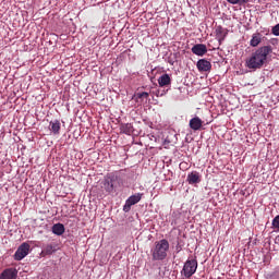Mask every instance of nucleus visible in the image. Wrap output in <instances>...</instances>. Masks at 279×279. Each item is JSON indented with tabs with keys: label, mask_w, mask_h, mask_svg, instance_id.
Returning <instances> with one entry per match:
<instances>
[{
	"label": "nucleus",
	"mask_w": 279,
	"mask_h": 279,
	"mask_svg": "<svg viewBox=\"0 0 279 279\" xmlns=\"http://www.w3.org/2000/svg\"><path fill=\"white\" fill-rule=\"evenodd\" d=\"M271 53V46H262L259 49L251 53V57L246 60V66L254 71L262 69L267 61V57Z\"/></svg>",
	"instance_id": "f257e3e1"
},
{
	"label": "nucleus",
	"mask_w": 279,
	"mask_h": 279,
	"mask_svg": "<svg viewBox=\"0 0 279 279\" xmlns=\"http://www.w3.org/2000/svg\"><path fill=\"white\" fill-rule=\"evenodd\" d=\"M169 250V242L168 240H159L155 242V247L153 251V260H165L167 258V253Z\"/></svg>",
	"instance_id": "f03ea898"
},
{
	"label": "nucleus",
	"mask_w": 279,
	"mask_h": 279,
	"mask_svg": "<svg viewBox=\"0 0 279 279\" xmlns=\"http://www.w3.org/2000/svg\"><path fill=\"white\" fill-rule=\"evenodd\" d=\"M198 268V262L197 259H187L184 262L183 268L181 270V276L191 279L195 271H197Z\"/></svg>",
	"instance_id": "7ed1b4c3"
},
{
	"label": "nucleus",
	"mask_w": 279,
	"mask_h": 279,
	"mask_svg": "<svg viewBox=\"0 0 279 279\" xmlns=\"http://www.w3.org/2000/svg\"><path fill=\"white\" fill-rule=\"evenodd\" d=\"M118 182V177L114 173H108L105 175L101 182V189L107 193H112L114 190V184Z\"/></svg>",
	"instance_id": "20e7f679"
},
{
	"label": "nucleus",
	"mask_w": 279,
	"mask_h": 279,
	"mask_svg": "<svg viewBox=\"0 0 279 279\" xmlns=\"http://www.w3.org/2000/svg\"><path fill=\"white\" fill-rule=\"evenodd\" d=\"M143 195L144 194L136 193L135 195L129 197L128 201L124 203L123 211H130L133 205H137L140 203Z\"/></svg>",
	"instance_id": "39448f33"
},
{
	"label": "nucleus",
	"mask_w": 279,
	"mask_h": 279,
	"mask_svg": "<svg viewBox=\"0 0 279 279\" xmlns=\"http://www.w3.org/2000/svg\"><path fill=\"white\" fill-rule=\"evenodd\" d=\"M28 251H29V245L24 242L20 247H17V250L15 251L14 254V259L15 260H22L23 258H25L28 255Z\"/></svg>",
	"instance_id": "423d86ee"
},
{
	"label": "nucleus",
	"mask_w": 279,
	"mask_h": 279,
	"mask_svg": "<svg viewBox=\"0 0 279 279\" xmlns=\"http://www.w3.org/2000/svg\"><path fill=\"white\" fill-rule=\"evenodd\" d=\"M203 125H204V121L201 118L195 117L190 119L189 126L194 132L199 131Z\"/></svg>",
	"instance_id": "0eeeda50"
},
{
	"label": "nucleus",
	"mask_w": 279,
	"mask_h": 279,
	"mask_svg": "<svg viewBox=\"0 0 279 279\" xmlns=\"http://www.w3.org/2000/svg\"><path fill=\"white\" fill-rule=\"evenodd\" d=\"M191 52H193L197 57H204L207 53V46L203 44H197L191 48Z\"/></svg>",
	"instance_id": "6e6552de"
},
{
	"label": "nucleus",
	"mask_w": 279,
	"mask_h": 279,
	"mask_svg": "<svg viewBox=\"0 0 279 279\" xmlns=\"http://www.w3.org/2000/svg\"><path fill=\"white\" fill-rule=\"evenodd\" d=\"M197 70L201 72H207L211 70V62L207 61L206 59H201L196 63Z\"/></svg>",
	"instance_id": "1a4fd4ad"
},
{
	"label": "nucleus",
	"mask_w": 279,
	"mask_h": 279,
	"mask_svg": "<svg viewBox=\"0 0 279 279\" xmlns=\"http://www.w3.org/2000/svg\"><path fill=\"white\" fill-rule=\"evenodd\" d=\"M17 271L14 268H7L0 275V279H16Z\"/></svg>",
	"instance_id": "9d476101"
},
{
	"label": "nucleus",
	"mask_w": 279,
	"mask_h": 279,
	"mask_svg": "<svg viewBox=\"0 0 279 279\" xmlns=\"http://www.w3.org/2000/svg\"><path fill=\"white\" fill-rule=\"evenodd\" d=\"M215 33H216V39L219 40L220 44L226 39L228 35V31L220 25L216 27Z\"/></svg>",
	"instance_id": "9b49d317"
},
{
	"label": "nucleus",
	"mask_w": 279,
	"mask_h": 279,
	"mask_svg": "<svg viewBox=\"0 0 279 279\" xmlns=\"http://www.w3.org/2000/svg\"><path fill=\"white\" fill-rule=\"evenodd\" d=\"M186 181L189 182L190 185H194L201 182V173L197 171H193L187 174Z\"/></svg>",
	"instance_id": "f8f14e48"
},
{
	"label": "nucleus",
	"mask_w": 279,
	"mask_h": 279,
	"mask_svg": "<svg viewBox=\"0 0 279 279\" xmlns=\"http://www.w3.org/2000/svg\"><path fill=\"white\" fill-rule=\"evenodd\" d=\"M49 130L51 133H53L54 135H59L60 134V130H61V123L59 120H54V121H50L49 123Z\"/></svg>",
	"instance_id": "ddd939ff"
},
{
	"label": "nucleus",
	"mask_w": 279,
	"mask_h": 279,
	"mask_svg": "<svg viewBox=\"0 0 279 279\" xmlns=\"http://www.w3.org/2000/svg\"><path fill=\"white\" fill-rule=\"evenodd\" d=\"M159 83V86L162 87H168L171 85V77L168 74H162L159 80H157Z\"/></svg>",
	"instance_id": "4468645a"
},
{
	"label": "nucleus",
	"mask_w": 279,
	"mask_h": 279,
	"mask_svg": "<svg viewBox=\"0 0 279 279\" xmlns=\"http://www.w3.org/2000/svg\"><path fill=\"white\" fill-rule=\"evenodd\" d=\"M51 232L58 236H61L65 232V227L63 223H54L53 227H51Z\"/></svg>",
	"instance_id": "2eb2a0df"
},
{
	"label": "nucleus",
	"mask_w": 279,
	"mask_h": 279,
	"mask_svg": "<svg viewBox=\"0 0 279 279\" xmlns=\"http://www.w3.org/2000/svg\"><path fill=\"white\" fill-rule=\"evenodd\" d=\"M120 131L130 136L133 134L134 129L132 123H121Z\"/></svg>",
	"instance_id": "dca6fc26"
},
{
	"label": "nucleus",
	"mask_w": 279,
	"mask_h": 279,
	"mask_svg": "<svg viewBox=\"0 0 279 279\" xmlns=\"http://www.w3.org/2000/svg\"><path fill=\"white\" fill-rule=\"evenodd\" d=\"M262 41V35L259 33H256L252 36L251 40H250V46L253 48L258 47V45H260Z\"/></svg>",
	"instance_id": "f3484780"
},
{
	"label": "nucleus",
	"mask_w": 279,
	"mask_h": 279,
	"mask_svg": "<svg viewBox=\"0 0 279 279\" xmlns=\"http://www.w3.org/2000/svg\"><path fill=\"white\" fill-rule=\"evenodd\" d=\"M57 251L56 246L53 244H48L44 250L41 251V254L44 255H52Z\"/></svg>",
	"instance_id": "a211bd4d"
},
{
	"label": "nucleus",
	"mask_w": 279,
	"mask_h": 279,
	"mask_svg": "<svg viewBox=\"0 0 279 279\" xmlns=\"http://www.w3.org/2000/svg\"><path fill=\"white\" fill-rule=\"evenodd\" d=\"M227 2L231 5H246L251 0H227Z\"/></svg>",
	"instance_id": "6ab92c4d"
},
{
	"label": "nucleus",
	"mask_w": 279,
	"mask_h": 279,
	"mask_svg": "<svg viewBox=\"0 0 279 279\" xmlns=\"http://www.w3.org/2000/svg\"><path fill=\"white\" fill-rule=\"evenodd\" d=\"M150 95L147 92H143V93H137L135 95L136 98V102H141L142 104V99H148Z\"/></svg>",
	"instance_id": "aec40b11"
},
{
	"label": "nucleus",
	"mask_w": 279,
	"mask_h": 279,
	"mask_svg": "<svg viewBox=\"0 0 279 279\" xmlns=\"http://www.w3.org/2000/svg\"><path fill=\"white\" fill-rule=\"evenodd\" d=\"M272 228L279 232V215H277L274 219H272Z\"/></svg>",
	"instance_id": "412c9836"
},
{
	"label": "nucleus",
	"mask_w": 279,
	"mask_h": 279,
	"mask_svg": "<svg viewBox=\"0 0 279 279\" xmlns=\"http://www.w3.org/2000/svg\"><path fill=\"white\" fill-rule=\"evenodd\" d=\"M272 34L277 37H279V24H276L274 27H272Z\"/></svg>",
	"instance_id": "4be33fe9"
},
{
	"label": "nucleus",
	"mask_w": 279,
	"mask_h": 279,
	"mask_svg": "<svg viewBox=\"0 0 279 279\" xmlns=\"http://www.w3.org/2000/svg\"><path fill=\"white\" fill-rule=\"evenodd\" d=\"M181 250H182V247H181L180 245H177V246H175V251H177V253H180V252H181Z\"/></svg>",
	"instance_id": "5701e85b"
}]
</instances>
